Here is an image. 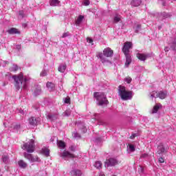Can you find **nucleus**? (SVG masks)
Returning a JSON list of instances; mask_svg holds the SVG:
<instances>
[{
	"label": "nucleus",
	"mask_w": 176,
	"mask_h": 176,
	"mask_svg": "<svg viewBox=\"0 0 176 176\" xmlns=\"http://www.w3.org/2000/svg\"><path fill=\"white\" fill-rule=\"evenodd\" d=\"M21 148L23 151H26L28 153H24L23 156L25 159H27L30 162V163H35L41 162V159L38 157H34L30 153H34L35 151V141L34 140H30L28 142H25L21 146Z\"/></svg>",
	"instance_id": "1"
},
{
	"label": "nucleus",
	"mask_w": 176,
	"mask_h": 176,
	"mask_svg": "<svg viewBox=\"0 0 176 176\" xmlns=\"http://www.w3.org/2000/svg\"><path fill=\"white\" fill-rule=\"evenodd\" d=\"M12 79L14 80L16 90H20L21 87H22L23 90H27L28 89V79L24 78L23 74L21 73L18 76H13Z\"/></svg>",
	"instance_id": "2"
},
{
	"label": "nucleus",
	"mask_w": 176,
	"mask_h": 176,
	"mask_svg": "<svg viewBox=\"0 0 176 176\" xmlns=\"http://www.w3.org/2000/svg\"><path fill=\"white\" fill-rule=\"evenodd\" d=\"M113 50L111 48L107 47L103 50L102 52H98L96 54V57L100 59L102 64H105V63H111L109 60L107 58V57H113Z\"/></svg>",
	"instance_id": "3"
},
{
	"label": "nucleus",
	"mask_w": 176,
	"mask_h": 176,
	"mask_svg": "<svg viewBox=\"0 0 176 176\" xmlns=\"http://www.w3.org/2000/svg\"><path fill=\"white\" fill-rule=\"evenodd\" d=\"M133 43L131 42H125L122 47V53L126 57L125 66L129 67L131 64V56H130V49H131Z\"/></svg>",
	"instance_id": "4"
},
{
	"label": "nucleus",
	"mask_w": 176,
	"mask_h": 176,
	"mask_svg": "<svg viewBox=\"0 0 176 176\" xmlns=\"http://www.w3.org/2000/svg\"><path fill=\"white\" fill-rule=\"evenodd\" d=\"M118 96L123 101H127L131 100L133 97V92L131 91L126 90V87L120 85L118 87Z\"/></svg>",
	"instance_id": "5"
},
{
	"label": "nucleus",
	"mask_w": 176,
	"mask_h": 176,
	"mask_svg": "<svg viewBox=\"0 0 176 176\" xmlns=\"http://www.w3.org/2000/svg\"><path fill=\"white\" fill-rule=\"evenodd\" d=\"M94 98H96L97 104L100 107L109 104V102H108V100L107 99V95L102 92H94Z\"/></svg>",
	"instance_id": "6"
},
{
	"label": "nucleus",
	"mask_w": 176,
	"mask_h": 176,
	"mask_svg": "<svg viewBox=\"0 0 176 176\" xmlns=\"http://www.w3.org/2000/svg\"><path fill=\"white\" fill-rule=\"evenodd\" d=\"M167 97L166 91H153L151 94V98H160V100H164Z\"/></svg>",
	"instance_id": "7"
},
{
	"label": "nucleus",
	"mask_w": 176,
	"mask_h": 176,
	"mask_svg": "<svg viewBox=\"0 0 176 176\" xmlns=\"http://www.w3.org/2000/svg\"><path fill=\"white\" fill-rule=\"evenodd\" d=\"M116 164H118V160L113 157L106 160L104 162L105 167H113V166H116Z\"/></svg>",
	"instance_id": "8"
},
{
	"label": "nucleus",
	"mask_w": 176,
	"mask_h": 176,
	"mask_svg": "<svg viewBox=\"0 0 176 176\" xmlns=\"http://www.w3.org/2000/svg\"><path fill=\"white\" fill-rule=\"evenodd\" d=\"M167 149L168 148L167 146L163 143H160L157 146V155H163V153H165V152H167Z\"/></svg>",
	"instance_id": "9"
},
{
	"label": "nucleus",
	"mask_w": 176,
	"mask_h": 176,
	"mask_svg": "<svg viewBox=\"0 0 176 176\" xmlns=\"http://www.w3.org/2000/svg\"><path fill=\"white\" fill-rule=\"evenodd\" d=\"M39 123H41L40 118L31 117L29 118V124H30V126H37Z\"/></svg>",
	"instance_id": "10"
},
{
	"label": "nucleus",
	"mask_w": 176,
	"mask_h": 176,
	"mask_svg": "<svg viewBox=\"0 0 176 176\" xmlns=\"http://www.w3.org/2000/svg\"><path fill=\"white\" fill-rule=\"evenodd\" d=\"M60 157H63L64 160H67V157L72 159L75 157V155L69 153V151H64L60 154Z\"/></svg>",
	"instance_id": "11"
},
{
	"label": "nucleus",
	"mask_w": 176,
	"mask_h": 176,
	"mask_svg": "<svg viewBox=\"0 0 176 176\" xmlns=\"http://www.w3.org/2000/svg\"><path fill=\"white\" fill-rule=\"evenodd\" d=\"M94 120H97L98 121V124L99 126H103L104 121H102V120H101V115H100V114H94Z\"/></svg>",
	"instance_id": "12"
},
{
	"label": "nucleus",
	"mask_w": 176,
	"mask_h": 176,
	"mask_svg": "<svg viewBox=\"0 0 176 176\" xmlns=\"http://www.w3.org/2000/svg\"><path fill=\"white\" fill-rule=\"evenodd\" d=\"M71 176H82V170L79 169H73L69 173Z\"/></svg>",
	"instance_id": "13"
},
{
	"label": "nucleus",
	"mask_w": 176,
	"mask_h": 176,
	"mask_svg": "<svg viewBox=\"0 0 176 176\" xmlns=\"http://www.w3.org/2000/svg\"><path fill=\"white\" fill-rule=\"evenodd\" d=\"M133 31L135 34H138L141 31V25L138 22H135L133 25Z\"/></svg>",
	"instance_id": "14"
},
{
	"label": "nucleus",
	"mask_w": 176,
	"mask_h": 176,
	"mask_svg": "<svg viewBox=\"0 0 176 176\" xmlns=\"http://www.w3.org/2000/svg\"><path fill=\"white\" fill-rule=\"evenodd\" d=\"M84 19H85V16L79 15L77 19L76 20V22H75L76 25H77V27H79V25L82 24V21H83Z\"/></svg>",
	"instance_id": "15"
},
{
	"label": "nucleus",
	"mask_w": 176,
	"mask_h": 176,
	"mask_svg": "<svg viewBox=\"0 0 176 176\" xmlns=\"http://www.w3.org/2000/svg\"><path fill=\"white\" fill-rule=\"evenodd\" d=\"M162 104L160 103H157L154 107L153 109L151 111V113H157V111H159V109H160L162 108Z\"/></svg>",
	"instance_id": "16"
},
{
	"label": "nucleus",
	"mask_w": 176,
	"mask_h": 176,
	"mask_svg": "<svg viewBox=\"0 0 176 176\" xmlns=\"http://www.w3.org/2000/svg\"><path fill=\"white\" fill-rule=\"evenodd\" d=\"M47 118L51 120V122H54V120H57L58 119V114H50L47 116Z\"/></svg>",
	"instance_id": "17"
},
{
	"label": "nucleus",
	"mask_w": 176,
	"mask_h": 176,
	"mask_svg": "<svg viewBox=\"0 0 176 176\" xmlns=\"http://www.w3.org/2000/svg\"><path fill=\"white\" fill-rule=\"evenodd\" d=\"M136 57L140 60V61H145L148 56L144 54H137Z\"/></svg>",
	"instance_id": "18"
},
{
	"label": "nucleus",
	"mask_w": 176,
	"mask_h": 176,
	"mask_svg": "<svg viewBox=\"0 0 176 176\" xmlns=\"http://www.w3.org/2000/svg\"><path fill=\"white\" fill-rule=\"evenodd\" d=\"M67 69V65L66 64H62L60 65L58 70L59 71V72H61L62 74H64V72H65V70Z\"/></svg>",
	"instance_id": "19"
},
{
	"label": "nucleus",
	"mask_w": 176,
	"mask_h": 176,
	"mask_svg": "<svg viewBox=\"0 0 176 176\" xmlns=\"http://www.w3.org/2000/svg\"><path fill=\"white\" fill-rule=\"evenodd\" d=\"M41 152L43 155H45L47 157H49L50 156V150L47 148H43L41 150Z\"/></svg>",
	"instance_id": "20"
},
{
	"label": "nucleus",
	"mask_w": 176,
	"mask_h": 176,
	"mask_svg": "<svg viewBox=\"0 0 176 176\" xmlns=\"http://www.w3.org/2000/svg\"><path fill=\"white\" fill-rule=\"evenodd\" d=\"M41 93H42V89L41 88V86H36L34 91V95L39 96Z\"/></svg>",
	"instance_id": "21"
},
{
	"label": "nucleus",
	"mask_w": 176,
	"mask_h": 176,
	"mask_svg": "<svg viewBox=\"0 0 176 176\" xmlns=\"http://www.w3.org/2000/svg\"><path fill=\"white\" fill-rule=\"evenodd\" d=\"M8 34H10L12 35L14 34H20V32H19V30L14 28H12L10 30H8Z\"/></svg>",
	"instance_id": "22"
},
{
	"label": "nucleus",
	"mask_w": 176,
	"mask_h": 176,
	"mask_svg": "<svg viewBox=\"0 0 176 176\" xmlns=\"http://www.w3.org/2000/svg\"><path fill=\"white\" fill-rule=\"evenodd\" d=\"M50 6H58L60 1L58 0H50Z\"/></svg>",
	"instance_id": "23"
},
{
	"label": "nucleus",
	"mask_w": 176,
	"mask_h": 176,
	"mask_svg": "<svg viewBox=\"0 0 176 176\" xmlns=\"http://www.w3.org/2000/svg\"><path fill=\"white\" fill-rule=\"evenodd\" d=\"M78 129L81 130L82 133H86L87 131V129H86V126H85V124H77Z\"/></svg>",
	"instance_id": "24"
},
{
	"label": "nucleus",
	"mask_w": 176,
	"mask_h": 176,
	"mask_svg": "<svg viewBox=\"0 0 176 176\" xmlns=\"http://www.w3.org/2000/svg\"><path fill=\"white\" fill-rule=\"evenodd\" d=\"M18 164L21 168H26L28 166L25 162H24L23 160H19Z\"/></svg>",
	"instance_id": "25"
},
{
	"label": "nucleus",
	"mask_w": 176,
	"mask_h": 176,
	"mask_svg": "<svg viewBox=\"0 0 176 176\" xmlns=\"http://www.w3.org/2000/svg\"><path fill=\"white\" fill-rule=\"evenodd\" d=\"M142 3V0H133V6L135 8H138V6H140Z\"/></svg>",
	"instance_id": "26"
},
{
	"label": "nucleus",
	"mask_w": 176,
	"mask_h": 176,
	"mask_svg": "<svg viewBox=\"0 0 176 176\" xmlns=\"http://www.w3.org/2000/svg\"><path fill=\"white\" fill-rule=\"evenodd\" d=\"M46 86L50 91H53V90H54V83L47 82Z\"/></svg>",
	"instance_id": "27"
},
{
	"label": "nucleus",
	"mask_w": 176,
	"mask_h": 176,
	"mask_svg": "<svg viewBox=\"0 0 176 176\" xmlns=\"http://www.w3.org/2000/svg\"><path fill=\"white\" fill-rule=\"evenodd\" d=\"M171 14L166 12H162L160 14V19H168V17H170Z\"/></svg>",
	"instance_id": "28"
},
{
	"label": "nucleus",
	"mask_w": 176,
	"mask_h": 176,
	"mask_svg": "<svg viewBox=\"0 0 176 176\" xmlns=\"http://www.w3.org/2000/svg\"><path fill=\"white\" fill-rule=\"evenodd\" d=\"M2 162L5 163V164H8V163H9V155H3L2 156Z\"/></svg>",
	"instance_id": "29"
},
{
	"label": "nucleus",
	"mask_w": 176,
	"mask_h": 176,
	"mask_svg": "<svg viewBox=\"0 0 176 176\" xmlns=\"http://www.w3.org/2000/svg\"><path fill=\"white\" fill-rule=\"evenodd\" d=\"M94 166L96 167V168H98V170H101L102 167V164L101 163L100 161H97L96 162Z\"/></svg>",
	"instance_id": "30"
},
{
	"label": "nucleus",
	"mask_w": 176,
	"mask_h": 176,
	"mask_svg": "<svg viewBox=\"0 0 176 176\" xmlns=\"http://www.w3.org/2000/svg\"><path fill=\"white\" fill-rule=\"evenodd\" d=\"M57 144H58V146L59 148H61L62 149H64V148H65V142L60 140V141H58L57 142Z\"/></svg>",
	"instance_id": "31"
},
{
	"label": "nucleus",
	"mask_w": 176,
	"mask_h": 176,
	"mask_svg": "<svg viewBox=\"0 0 176 176\" xmlns=\"http://www.w3.org/2000/svg\"><path fill=\"white\" fill-rule=\"evenodd\" d=\"M120 21V15L116 14L113 18V23H119Z\"/></svg>",
	"instance_id": "32"
},
{
	"label": "nucleus",
	"mask_w": 176,
	"mask_h": 176,
	"mask_svg": "<svg viewBox=\"0 0 176 176\" xmlns=\"http://www.w3.org/2000/svg\"><path fill=\"white\" fill-rule=\"evenodd\" d=\"M13 129L18 131V130H20L21 129V124H15L13 125Z\"/></svg>",
	"instance_id": "33"
},
{
	"label": "nucleus",
	"mask_w": 176,
	"mask_h": 176,
	"mask_svg": "<svg viewBox=\"0 0 176 176\" xmlns=\"http://www.w3.org/2000/svg\"><path fill=\"white\" fill-rule=\"evenodd\" d=\"M74 138H80V134H79L76 131H74L72 133Z\"/></svg>",
	"instance_id": "34"
},
{
	"label": "nucleus",
	"mask_w": 176,
	"mask_h": 176,
	"mask_svg": "<svg viewBox=\"0 0 176 176\" xmlns=\"http://www.w3.org/2000/svg\"><path fill=\"white\" fill-rule=\"evenodd\" d=\"M124 82H126V83L130 84L131 83V80H133V79L131 77H126L124 79Z\"/></svg>",
	"instance_id": "35"
},
{
	"label": "nucleus",
	"mask_w": 176,
	"mask_h": 176,
	"mask_svg": "<svg viewBox=\"0 0 176 176\" xmlns=\"http://www.w3.org/2000/svg\"><path fill=\"white\" fill-rule=\"evenodd\" d=\"M11 71L16 72V71H19V66L17 65H14L13 67L11 68Z\"/></svg>",
	"instance_id": "36"
},
{
	"label": "nucleus",
	"mask_w": 176,
	"mask_h": 176,
	"mask_svg": "<svg viewBox=\"0 0 176 176\" xmlns=\"http://www.w3.org/2000/svg\"><path fill=\"white\" fill-rule=\"evenodd\" d=\"M63 101L65 104H69L71 102V98L69 97L65 98H63Z\"/></svg>",
	"instance_id": "37"
},
{
	"label": "nucleus",
	"mask_w": 176,
	"mask_h": 176,
	"mask_svg": "<svg viewBox=\"0 0 176 176\" xmlns=\"http://www.w3.org/2000/svg\"><path fill=\"white\" fill-rule=\"evenodd\" d=\"M64 116H70L71 109H67L63 113Z\"/></svg>",
	"instance_id": "38"
},
{
	"label": "nucleus",
	"mask_w": 176,
	"mask_h": 176,
	"mask_svg": "<svg viewBox=\"0 0 176 176\" xmlns=\"http://www.w3.org/2000/svg\"><path fill=\"white\" fill-rule=\"evenodd\" d=\"M128 153H131L133 152V144H129V147L127 148Z\"/></svg>",
	"instance_id": "39"
},
{
	"label": "nucleus",
	"mask_w": 176,
	"mask_h": 176,
	"mask_svg": "<svg viewBox=\"0 0 176 176\" xmlns=\"http://www.w3.org/2000/svg\"><path fill=\"white\" fill-rule=\"evenodd\" d=\"M138 171L139 174H140V175H141L142 174H144V168H143L142 166H140L138 167Z\"/></svg>",
	"instance_id": "40"
},
{
	"label": "nucleus",
	"mask_w": 176,
	"mask_h": 176,
	"mask_svg": "<svg viewBox=\"0 0 176 176\" xmlns=\"http://www.w3.org/2000/svg\"><path fill=\"white\" fill-rule=\"evenodd\" d=\"M19 14L21 19H24L25 17V14H24V10H20Z\"/></svg>",
	"instance_id": "41"
},
{
	"label": "nucleus",
	"mask_w": 176,
	"mask_h": 176,
	"mask_svg": "<svg viewBox=\"0 0 176 176\" xmlns=\"http://www.w3.org/2000/svg\"><path fill=\"white\" fill-rule=\"evenodd\" d=\"M68 36H71V34L69 32L63 33L62 38H67Z\"/></svg>",
	"instance_id": "42"
},
{
	"label": "nucleus",
	"mask_w": 176,
	"mask_h": 176,
	"mask_svg": "<svg viewBox=\"0 0 176 176\" xmlns=\"http://www.w3.org/2000/svg\"><path fill=\"white\" fill-rule=\"evenodd\" d=\"M47 75V72H46V70H43L40 74V76H46Z\"/></svg>",
	"instance_id": "43"
},
{
	"label": "nucleus",
	"mask_w": 176,
	"mask_h": 176,
	"mask_svg": "<svg viewBox=\"0 0 176 176\" xmlns=\"http://www.w3.org/2000/svg\"><path fill=\"white\" fill-rule=\"evenodd\" d=\"M84 5L85 6H89V5H90V1L89 0L84 1Z\"/></svg>",
	"instance_id": "44"
},
{
	"label": "nucleus",
	"mask_w": 176,
	"mask_h": 176,
	"mask_svg": "<svg viewBox=\"0 0 176 176\" xmlns=\"http://www.w3.org/2000/svg\"><path fill=\"white\" fill-rule=\"evenodd\" d=\"M95 142H97V143L101 142V138H96L95 139Z\"/></svg>",
	"instance_id": "45"
},
{
	"label": "nucleus",
	"mask_w": 176,
	"mask_h": 176,
	"mask_svg": "<svg viewBox=\"0 0 176 176\" xmlns=\"http://www.w3.org/2000/svg\"><path fill=\"white\" fill-rule=\"evenodd\" d=\"M159 162H160V163H164V157H160L159 158Z\"/></svg>",
	"instance_id": "46"
},
{
	"label": "nucleus",
	"mask_w": 176,
	"mask_h": 176,
	"mask_svg": "<svg viewBox=\"0 0 176 176\" xmlns=\"http://www.w3.org/2000/svg\"><path fill=\"white\" fill-rule=\"evenodd\" d=\"M140 131H138V133H133V138H134L135 137H138V135H140Z\"/></svg>",
	"instance_id": "47"
},
{
	"label": "nucleus",
	"mask_w": 176,
	"mask_h": 176,
	"mask_svg": "<svg viewBox=\"0 0 176 176\" xmlns=\"http://www.w3.org/2000/svg\"><path fill=\"white\" fill-rule=\"evenodd\" d=\"M87 42H88L89 43H92L93 39H91V38H88L87 39Z\"/></svg>",
	"instance_id": "48"
},
{
	"label": "nucleus",
	"mask_w": 176,
	"mask_h": 176,
	"mask_svg": "<svg viewBox=\"0 0 176 176\" xmlns=\"http://www.w3.org/2000/svg\"><path fill=\"white\" fill-rule=\"evenodd\" d=\"M69 149H70L72 152H74V151H75V146H72L69 147Z\"/></svg>",
	"instance_id": "49"
},
{
	"label": "nucleus",
	"mask_w": 176,
	"mask_h": 176,
	"mask_svg": "<svg viewBox=\"0 0 176 176\" xmlns=\"http://www.w3.org/2000/svg\"><path fill=\"white\" fill-rule=\"evenodd\" d=\"M134 151H135V142H133V151L134 152Z\"/></svg>",
	"instance_id": "50"
},
{
	"label": "nucleus",
	"mask_w": 176,
	"mask_h": 176,
	"mask_svg": "<svg viewBox=\"0 0 176 176\" xmlns=\"http://www.w3.org/2000/svg\"><path fill=\"white\" fill-rule=\"evenodd\" d=\"M148 156V154L144 153L141 155V157H146Z\"/></svg>",
	"instance_id": "51"
},
{
	"label": "nucleus",
	"mask_w": 176,
	"mask_h": 176,
	"mask_svg": "<svg viewBox=\"0 0 176 176\" xmlns=\"http://www.w3.org/2000/svg\"><path fill=\"white\" fill-rule=\"evenodd\" d=\"M165 52H168V47H166L165 49H164Z\"/></svg>",
	"instance_id": "52"
},
{
	"label": "nucleus",
	"mask_w": 176,
	"mask_h": 176,
	"mask_svg": "<svg viewBox=\"0 0 176 176\" xmlns=\"http://www.w3.org/2000/svg\"><path fill=\"white\" fill-rule=\"evenodd\" d=\"M19 113H22V115L24 113V111L23 110H19Z\"/></svg>",
	"instance_id": "53"
},
{
	"label": "nucleus",
	"mask_w": 176,
	"mask_h": 176,
	"mask_svg": "<svg viewBox=\"0 0 176 176\" xmlns=\"http://www.w3.org/2000/svg\"><path fill=\"white\" fill-rule=\"evenodd\" d=\"M4 127H6V122H3Z\"/></svg>",
	"instance_id": "54"
},
{
	"label": "nucleus",
	"mask_w": 176,
	"mask_h": 176,
	"mask_svg": "<svg viewBox=\"0 0 176 176\" xmlns=\"http://www.w3.org/2000/svg\"><path fill=\"white\" fill-rule=\"evenodd\" d=\"M99 176H105L104 174H100Z\"/></svg>",
	"instance_id": "55"
},
{
	"label": "nucleus",
	"mask_w": 176,
	"mask_h": 176,
	"mask_svg": "<svg viewBox=\"0 0 176 176\" xmlns=\"http://www.w3.org/2000/svg\"><path fill=\"white\" fill-rule=\"evenodd\" d=\"M130 138H131V140H133V135H131L130 136Z\"/></svg>",
	"instance_id": "56"
},
{
	"label": "nucleus",
	"mask_w": 176,
	"mask_h": 176,
	"mask_svg": "<svg viewBox=\"0 0 176 176\" xmlns=\"http://www.w3.org/2000/svg\"><path fill=\"white\" fill-rule=\"evenodd\" d=\"M158 28H159V30H160L162 28V27L160 26Z\"/></svg>",
	"instance_id": "57"
},
{
	"label": "nucleus",
	"mask_w": 176,
	"mask_h": 176,
	"mask_svg": "<svg viewBox=\"0 0 176 176\" xmlns=\"http://www.w3.org/2000/svg\"><path fill=\"white\" fill-rule=\"evenodd\" d=\"M163 6H164V3H163Z\"/></svg>",
	"instance_id": "58"
}]
</instances>
